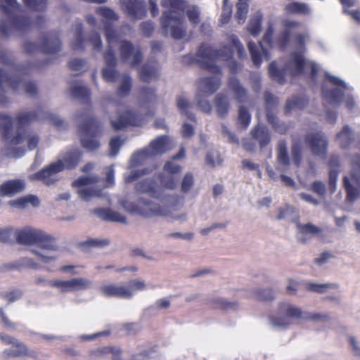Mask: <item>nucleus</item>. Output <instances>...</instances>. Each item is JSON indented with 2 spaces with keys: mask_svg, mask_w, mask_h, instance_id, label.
<instances>
[{
  "mask_svg": "<svg viewBox=\"0 0 360 360\" xmlns=\"http://www.w3.org/2000/svg\"><path fill=\"white\" fill-rule=\"evenodd\" d=\"M160 5L168 10L162 12L160 25L165 36L176 39L186 35L187 25L184 18L185 1L183 0H161Z\"/></svg>",
  "mask_w": 360,
  "mask_h": 360,
  "instance_id": "nucleus-1",
  "label": "nucleus"
},
{
  "mask_svg": "<svg viewBox=\"0 0 360 360\" xmlns=\"http://www.w3.org/2000/svg\"><path fill=\"white\" fill-rule=\"evenodd\" d=\"M42 118L48 119L54 126L58 128L65 127V122L56 115L46 112L44 116H41L32 111H22L20 112L16 117L17 131L15 135H11L9 134V131L12 129L13 120L8 115H0V129L4 128V138L9 144L14 146L19 145L23 141L22 132L25 131V130H23L22 128L36 120Z\"/></svg>",
  "mask_w": 360,
  "mask_h": 360,
  "instance_id": "nucleus-2",
  "label": "nucleus"
},
{
  "mask_svg": "<svg viewBox=\"0 0 360 360\" xmlns=\"http://www.w3.org/2000/svg\"><path fill=\"white\" fill-rule=\"evenodd\" d=\"M269 71L274 80L283 84L285 82L286 77L299 76L309 71L311 78L315 80L316 73L319 71V66L313 62L306 60L302 51L299 50L291 54L283 69H278L274 62L270 64Z\"/></svg>",
  "mask_w": 360,
  "mask_h": 360,
  "instance_id": "nucleus-3",
  "label": "nucleus"
},
{
  "mask_svg": "<svg viewBox=\"0 0 360 360\" xmlns=\"http://www.w3.org/2000/svg\"><path fill=\"white\" fill-rule=\"evenodd\" d=\"M1 9L3 15L0 22V32L3 37H8L29 27L30 20L20 15L22 8L17 0H1Z\"/></svg>",
  "mask_w": 360,
  "mask_h": 360,
  "instance_id": "nucleus-4",
  "label": "nucleus"
},
{
  "mask_svg": "<svg viewBox=\"0 0 360 360\" xmlns=\"http://www.w3.org/2000/svg\"><path fill=\"white\" fill-rule=\"evenodd\" d=\"M231 57L232 51L228 46L215 51L207 44H202L195 53L194 60L214 73L220 72V68L215 64L217 61H227L230 70L235 72L238 69V65L231 60Z\"/></svg>",
  "mask_w": 360,
  "mask_h": 360,
  "instance_id": "nucleus-5",
  "label": "nucleus"
},
{
  "mask_svg": "<svg viewBox=\"0 0 360 360\" xmlns=\"http://www.w3.org/2000/svg\"><path fill=\"white\" fill-rule=\"evenodd\" d=\"M349 91V86L344 81L328 73L326 74L322 94L326 102L334 106L345 103L346 108L351 110L354 107L355 101Z\"/></svg>",
  "mask_w": 360,
  "mask_h": 360,
  "instance_id": "nucleus-6",
  "label": "nucleus"
},
{
  "mask_svg": "<svg viewBox=\"0 0 360 360\" xmlns=\"http://www.w3.org/2000/svg\"><path fill=\"white\" fill-rule=\"evenodd\" d=\"M162 184L163 187L157 188L153 179H145L136 184L135 189L139 193H148L162 202L173 205L176 201V196L170 194L167 190L175 188L174 179L169 177L167 181H163Z\"/></svg>",
  "mask_w": 360,
  "mask_h": 360,
  "instance_id": "nucleus-7",
  "label": "nucleus"
},
{
  "mask_svg": "<svg viewBox=\"0 0 360 360\" xmlns=\"http://www.w3.org/2000/svg\"><path fill=\"white\" fill-rule=\"evenodd\" d=\"M279 316H272L270 323L273 327L284 329L291 325L290 319L304 321L306 311L290 302H282L278 307Z\"/></svg>",
  "mask_w": 360,
  "mask_h": 360,
  "instance_id": "nucleus-8",
  "label": "nucleus"
},
{
  "mask_svg": "<svg viewBox=\"0 0 360 360\" xmlns=\"http://www.w3.org/2000/svg\"><path fill=\"white\" fill-rule=\"evenodd\" d=\"M114 31L108 27L106 30V40L108 46L107 50L103 53L105 66L102 70V76L105 82L115 83L118 77V72L115 69L117 65V58L115 52L112 49L113 44L117 41L118 37L114 36Z\"/></svg>",
  "mask_w": 360,
  "mask_h": 360,
  "instance_id": "nucleus-9",
  "label": "nucleus"
},
{
  "mask_svg": "<svg viewBox=\"0 0 360 360\" xmlns=\"http://www.w3.org/2000/svg\"><path fill=\"white\" fill-rule=\"evenodd\" d=\"M6 84L15 91H25L30 96H35L37 92V86L34 83L27 82L19 76L10 77L4 71L0 70V105L8 103L4 91Z\"/></svg>",
  "mask_w": 360,
  "mask_h": 360,
  "instance_id": "nucleus-10",
  "label": "nucleus"
},
{
  "mask_svg": "<svg viewBox=\"0 0 360 360\" xmlns=\"http://www.w3.org/2000/svg\"><path fill=\"white\" fill-rule=\"evenodd\" d=\"M120 204L127 211L136 212L144 217L170 216L167 207L161 206L143 198H139L135 205L128 202H122Z\"/></svg>",
  "mask_w": 360,
  "mask_h": 360,
  "instance_id": "nucleus-11",
  "label": "nucleus"
},
{
  "mask_svg": "<svg viewBox=\"0 0 360 360\" xmlns=\"http://www.w3.org/2000/svg\"><path fill=\"white\" fill-rule=\"evenodd\" d=\"M347 199L353 202L360 198V157L356 155L351 162V170L343 179Z\"/></svg>",
  "mask_w": 360,
  "mask_h": 360,
  "instance_id": "nucleus-12",
  "label": "nucleus"
},
{
  "mask_svg": "<svg viewBox=\"0 0 360 360\" xmlns=\"http://www.w3.org/2000/svg\"><path fill=\"white\" fill-rule=\"evenodd\" d=\"M72 37L70 41L71 48L75 51H84L86 44L89 42L92 46L93 55L96 56L102 48V40L101 36L93 32L87 40L84 39L82 35V25L81 22H76L72 28Z\"/></svg>",
  "mask_w": 360,
  "mask_h": 360,
  "instance_id": "nucleus-13",
  "label": "nucleus"
},
{
  "mask_svg": "<svg viewBox=\"0 0 360 360\" xmlns=\"http://www.w3.org/2000/svg\"><path fill=\"white\" fill-rule=\"evenodd\" d=\"M108 27H110L114 31V36L118 37L117 41L113 44L119 42L120 58L124 63L130 65L131 67H136L142 61L143 58L140 48L129 41L120 40V36L117 33V31L110 25H106L105 30Z\"/></svg>",
  "mask_w": 360,
  "mask_h": 360,
  "instance_id": "nucleus-14",
  "label": "nucleus"
},
{
  "mask_svg": "<svg viewBox=\"0 0 360 360\" xmlns=\"http://www.w3.org/2000/svg\"><path fill=\"white\" fill-rule=\"evenodd\" d=\"M98 179L96 176H82L72 181V186L77 188V193L80 200L89 202L94 198L104 197L102 190L92 186Z\"/></svg>",
  "mask_w": 360,
  "mask_h": 360,
  "instance_id": "nucleus-15",
  "label": "nucleus"
},
{
  "mask_svg": "<svg viewBox=\"0 0 360 360\" xmlns=\"http://www.w3.org/2000/svg\"><path fill=\"white\" fill-rule=\"evenodd\" d=\"M273 34L274 25L271 21H269L268 24V29L263 38V41L259 42L258 45L252 41L248 42V49L251 54L252 60L256 66H258L261 63L263 58H268V53L264 49L263 44L271 46Z\"/></svg>",
  "mask_w": 360,
  "mask_h": 360,
  "instance_id": "nucleus-16",
  "label": "nucleus"
},
{
  "mask_svg": "<svg viewBox=\"0 0 360 360\" xmlns=\"http://www.w3.org/2000/svg\"><path fill=\"white\" fill-rule=\"evenodd\" d=\"M41 235V237H40L37 243V244L39 245L40 249L32 250V252L37 255L42 262L49 264L56 261L57 257L54 255H49L46 251L57 250L58 245L56 244L54 238L49 234L42 231Z\"/></svg>",
  "mask_w": 360,
  "mask_h": 360,
  "instance_id": "nucleus-17",
  "label": "nucleus"
},
{
  "mask_svg": "<svg viewBox=\"0 0 360 360\" xmlns=\"http://www.w3.org/2000/svg\"><path fill=\"white\" fill-rule=\"evenodd\" d=\"M49 283L51 287L56 288L63 292L82 291L92 287V282L84 277H77L70 280L58 279Z\"/></svg>",
  "mask_w": 360,
  "mask_h": 360,
  "instance_id": "nucleus-18",
  "label": "nucleus"
},
{
  "mask_svg": "<svg viewBox=\"0 0 360 360\" xmlns=\"http://www.w3.org/2000/svg\"><path fill=\"white\" fill-rule=\"evenodd\" d=\"M264 98L266 105V118L269 122L276 131L281 134L285 132L288 129L287 124L281 122L278 117L271 112V110L278 103L276 98L269 92L264 94Z\"/></svg>",
  "mask_w": 360,
  "mask_h": 360,
  "instance_id": "nucleus-19",
  "label": "nucleus"
},
{
  "mask_svg": "<svg viewBox=\"0 0 360 360\" xmlns=\"http://www.w3.org/2000/svg\"><path fill=\"white\" fill-rule=\"evenodd\" d=\"M121 9L134 20L143 18L146 13L143 0H120Z\"/></svg>",
  "mask_w": 360,
  "mask_h": 360,
  "instance_id": "nucleus-20",
  "label": "nucleus"
},
{
  "mask_svg": "<svg viewBox=\"0 0 360 360\" xmlns=\"http://www.w3.org/2000/svg\"><path fill=\"white\" fill-rule=\"evenodd\" d=\"M141 118L136 114L128 110L123 112H117L115 117L110 119L112 127L119 130L127 126H139L141 124Z\"/></svg>",
  "mask_w": 360,
  "mask_h": 360,
  "instance_id": "nucleus-21",
  "label": "nucleus"
},
{
  "mask_svg": "<svg viewBox=\"0 0 360 360\" xmlns=\"http://www.w3.org/2000/svg\"><path fill=\"white\" fill-rule=\"evenodd\" d=\"M221 86V79L219 76L203 77L196 82V93L210 96L214 94Z\"/></svg>",
  "mask_w": 360,
  "mask_h": 360,
  "instance_id": "nucleus-22",
  "label": "nucleus"
},
{
  "mask_svg": "<svg viewBox=\"0 0 360 360\" xmlns=\"http://www.w3.org/2000/svg\"><path fill=\"white\" fill-rule=\"evenodd\" d=\"M307 141L309 143L312 153L321 158L326 155L328 141L326 135L323 133H316L308 136Z\"/></svg>",
  "mask_w": 360,
  "mask_h": 360,
  "instance_id": "nucleus-23",
  "label": "nucleus"
},
{
  "mask_svg": "<svg viewBox=\"0 0 360 360\" xmlns=\"http://www.w3.org/2000/svg\"><path fill=\"white\" fill-rule=\"evenodd\" d=\"M42 231L32 227H25L22 229L15 230L14 236L18 243L22 245L37 244Z\"/></svg>",
  "mask_w": 360,
  "mask_h": 360,
  "instance_id": "nucleus-24",
  "label": "nucleus"
},
{
  "mask_svg": "<svg viewBox=\"0 0 360 360\" xmlns=\"http://www.w3.org/2000/svg\"><path fill=\"white\" fill-rule=\"evenodd\" d=\"M95 122L96 121L92 118H84V124L79 125V128L86 133L81 139L82 144L89 151H94L100 147L98 141L89 135Z\"/></svg>",
  "mask_w": 360,
  "mask_h": 360,
  "instance_id": "nucleus-25",
  "label": "nucleus"
},
{
  "mask_svg": "<svg viewBox=\"0 0 360 360\" xmlns=\"http://www.w3.org/2000/svg\"><path fill=\"white\" fill-rule=\"evenodd\" d=\"M63 166L60 163L53 162L39 172L30 176L32 180H39L46 184H51L55 181L54 176L62 171Z\"/></svg>",
  "mask_w": 360,
  "mask_h": 360,
  "instance_id": "nucleus-26",
  "label": "nucleus"
},
{
  "mask_svg": "<svg viewBox=\"0 0 360 360\" xmlns=\"http://www.w3.org/2000/svg\"><path fill=\"white\" fill-rule=\"evenodd\" d=\"M100 291L105 297H115L124 299L131 298V291L126 285L107 284L100 288Z\"/></svg>",
  "mask_w": 360,
  "mask_h": 360,
  "instance_id": "nucleus-27",
  "label": "nucleus"
},
{
  "mask_svg": "<svg viewBox=\"0 0 360 360\" xmlns=\"http://www.w3.org/2000/svg\"><path fill=\"white\" fill-rule=\"evenodd\" d=\"M25 187V181L23 179L8 180L0 185L1 197H12L22 192Z\"/></svg>",
  "mask_w": 360,
  "mask_h": 360,
  "instance_id": "nucleus-28",
  "label": "nucleus"
},
{
  "mask_svg": "<svg viewBox=\"0 0 360 360\" xmlns=\"http://www.w3.org/2000/svg\"><path fill=\"white\" fill-rule=\"evenodd\" d=\"M150 155H160L171 148V141L166 136H160L150 142L147 148Z\"/></svg>",
  "mask_w": 360,
  "mask_h": 360,
  "instance_id": "nucleus-29",
  "label": "nucleus"
},
{
  "mask_svg": "<svg viewBox=\"0 0 360 360\" xmlns=\"http://www.w3.org/2000/svg\"><path fill=\"white\" fill-rule=\"evenodd\" d=\"M60 45L57 34L51 33L44 37L41 49L46 54H55L60 50Z\"/></svg>",
  "mask_w": 360,
  "mask_h": 360,
  "instance_id": "nucleus-30",
  "label": "nucleus"
},
{
  "mask_svg": "<svg viewBox=\"0 0 360 360\" xmlns=\"http://www.w3.org/2000/svg\"><path fill=\"white\" fill-rule=\"evenodd\" d=\"M277 162L276 169L279 172H286L290 166V159L287 152V144L284 141H280L278 145Z\"/></svg>",
  "mask_w": 360,
  "mask_h": 360,
  "instance_id": "nucleus-31",
  "label": "nucleus"
},
{
  "mask_svg": "<svg viewBox=\"0 0 360 360\" xmlns=\"http://www.w3.org/2000/svg\"><path fill=\"white\" fill-rule=\"evenodd\" d=\"M0 338L4 343L11 344L14 347L20 348V351H14L13 349H9L5 350L4 352L7 356H19L28 354V350L27 347L19 340L4 334H0Z\"/></svg>",
  "mask_w": 360,
  "mask_h": 360,
  "instance_id": "nucleus-32",
  "label": "nucleus"
},
{
  "mask_svg": "<svg viewBox=\"0 0 360 360\" xmlns=\"http://www.w3.org/2000/svg\"><path fill=\"white\" fill-rule=\"evenodd\" d=\"M81 155V153L77 150L68 152L56 163H60L63 166L62 171L65 169H71L77 165L80 161Z\"/></svg>",
  "mask_w": 360,
  "mask_h": 360,
  "instance_id": "nucleus-33",
  "label": "nucleus"
},
{
  "mask_svg": "<svg viewBox=\"0 0 360 360\" xmlns=\"http://www.w3.org/2000/svg\"><path fill=\"white\" fill-rule=\"evenodd\" d=\"M159 72V66L156 63H147L141 69L139 77L142 81L150 82L158 77Z\"/></svg>",
  "mask_w": 360,
  "mask_h": 360,
  "instance_id": "nucleus-34",
  "label": "nucleus"
},
{
  "mask_svg": "<svg viewBox=\"0 0 360 360\" xmlns=\"http://www.w3.org/2000/svg\"><path fill=\"white\" fill-rule=\"evenodd\" d=\"M104 358H111L112 360H120L119 350H115L110 347L92 351L90 353L89 360H102Z\"/></svg>",
  "mask_w": 360,
  "mask_h": 360,
  "instance_id": "nucleus-35",
  "label": "nucleus"
},
{
  "mask_svg": "<svg viewBox=\"0 0 360 360\" xmlns=\"http://www.w3.org/2000/svg\"><path fill=\"white\" fill-rule=\"evenodd\" d=\"M229 89L234 94L236 100L239 103L245 102L248 100L246 89L241 85L238 79L232 77L229 80Z\"/></svg>",
  "mask_w": 360,
  "mask_h": 360,
  "instance_id": "nucleus-36",
  "label": "nucleus"
},
{
  "mask_svg": "<svg viewBox=\"0 0 360 360\" xmlns=\"http://www.w3.org/2000/svg\"><path fill=\"white\" fill-rule=\"evenodd\" d=\"M9 205L20 209H25L30 205L33 207H38L40 200L37 195L30 194L10 201Z\"/></svg>",
  "mask_w": 360,
  "mask_h": 360,
  "instance_id": "nucleus-37",
  "label": "nucleus"
},
{
  "mask_svg": "<svg viewBox=\"0 0 360 360\" xmlns=\"http://www.w3.org/2000/svg\"><path fill=\"white\" fill-rule=\"evenodd\" d=\"M252 137L258 141L261 147H264L270 142V134L266 127L257 125L251 131Z\"/></svg>",
  "mask_w": 360,
  "mask_h": 360,
  "instance_id": "nucleus-38",
  "label": "nucleus"
},
{
  "mask_svg": "<svg viewBox=\"0 0 360 360\" xmlns=\"http://www.w3.org/2000/svg\"><path fill=\"white\" fill-rule=\"evenodd\" d=\"M96 213L104 220L127 224V219L122 214L110 209H97Z\"/></svg>",
  "mask_w": 360,
  "mask_h": 360,
  "instance_id": "nucleus-39",
  "label": "nucleus"
},
{
  "mask_svg": "<svg viewBox=\"0 0 360 360\" xmlns=\"http://www.w3.org/2000/svg\"><path fill=\"white\" fill-rule=\"evenodd\" d=\"M336 140L341 148H347L354 140V134L352 129L345 125L337 134Z\"/></svg>",
  "mask_w": 360,
  "mask_h": 360,
  "instance_id": "nucleus-40",
  "label": "nucleus"
},
{
  "mask_svg": "<svg viewBox=\"0 0 360 360\" xmlns=\"http://www.w3.org/2000/svg\"><path fill=\"white\" fill-rule=\"evenodd\" d=\"M214 105L219 117L225 116L230 108L228 98L224 94H219L216 96Z\"/></svg>",
  "mask_w": 360,
  "mask_h": 360,
  "instance_id": "nucleus-41",
  "label": "nucleus"
},
{
  "mask_svg": "<svg viewBox=\"0 0 360 360\" xmlns=\"http://www.w3.org/2000/svg\"><path fill=\"white\" fill-rule=\"evenodd\" d=\"M307 288L312 292L323 293L330 290H338L340 285L335 283H318L309 282L306 284Z\"/></svg>",
  "mask_w": 360,
  "mask_h": 360,
  "instance_id": "nucleus-42",
  "label": "nucleus"
},
{
  "mask_svg": "<svg viewBox=\"0 0 360 360\" xmlns=\"http://www.w3.org/2000/svg\"><path fill=\"white\" fill-rule=\"evenodd\" d=\"M176 105L181 115H186L189 120L195 121L194 115L190 112L191 104L184 96H179L176 98Z\"/></svg>",
  "mask_w": 360,
  "mask_h": 360,
  "instance_id": "nucleus-43",
  "label": "nucleus"
},
{
  "mask_svg": "<svg viewBox=\"0 0 360 360\" xmlns=\"http://www.w3.org/2000/svg\"><path fill=\"white\" fill-rule=\"evenodd\" d=\"M262 20V14L260 12H257L251 17L248 25V30L252 36L255 37L259 33Z\"/></svg>",
  "mask_w": 360,
  "mask_h": 360,
  "instance_id": "nucleus-44",
  "label": "nucleus"
},
{
  "mask_svg": "<svg viewBox=\"0 0 360 360\" xmlns=\"http://www.w3.org/2000/svg\"><path fill=\"white\" fill-rule=\"evenodd\" d=\"M308 103V101L303 97L293 96L287 101L285 107V113L290 112L291 111L304 108Z\"/></svg>",
  "mask_w": 360,
  "mask_h": 360,
  "instance_id": "nucleus-45",
  "label": "nucleus"
},
{
  "mask_svg": "<svg viewBox=\"0 0 360 360\" xmlns=\"http://www.w3.org/2000/svg\"><path fill=\"white\" fill-rule=\"evenodd\" d=\"M22 135L23 136V141L21 143L26 141L27 148L30 150L37 148L39 143V136L37 133L32 131H25L22 132Z\"/></svg>",
  "mask_w": 360,
  "mask_h": 360,
  "instance_id": "nucleus-46",
  "label": "nucleus"
},
{
  "mask_svg": "<svg viewBox=\"0 0 360 360\" xmlns=\"http://www.w3.org/2000/svg\"><path fill=\"white\" fill-rule=\"evenodd\" d=\"M299 26L300 24L295 21H288L285 23V29L278 39V43L281 47H284L287 44L292 30Z\"/></svg>",
  "mask_w": 360,
  "mask_h": 360,
  "instance_id": "nucleus-47",
  "label": "nucleus"
},
{
  "mask_svg": "<svg viewBox=\"0 0 360 360\" xmlns=\"http://www.w3.org/2000/svg\"><path fill=\"white\" fill-rule=\"evenodd\" d=\"M70 93L73 97L82 99L90 95V90L86 85L77 82L71 86Z\"/></svg>",
  "mask_w": 360,
  "mask_h": 360,
  "instance_id": "nucleus-48",
  "label": "nucleus"
},
{
  "mask_svg": "<svg viewBox=\"0 0 360 360\" xmlns=\"http://www.w3.org/2000/svg\"><path fill=\"white\" fill-rule=\"evenodd\" d=\"M250 297L259 300H268L274 297L273 293L269 288H257L250 289Z\"/></svg>",
  "mask_w": 360,
  "mask_h": 360,
  "instance_id": "nucleus-49",
  "label": "nucleus"
},
{
  "mask_svg": "<svg viewBox=\"0 0 360 360\" xmlns=\"http://www.w3.org/2000/svg\"><path fill=\"white\" fill-rule=\"evenodd\" d=\"M248 1L249 0H238L236 4V18L239 24L243 23L246 19L249 8Z\"/></svg>",
  "mask_w": 360,
  "mask_h": 360,
  "instance_id": "nucleus-50",
  "label": "nucleus"
},
{
  "mask_svg": "<svg viewBox=\"0 0 360 360\" xmlns=\"http://www.w3.org/2000/svg\"><path fill=\"white\" fill-rule=\"evenodd\" d=\"M148 152L149 150H148V148H146L143 150L134 153L130 159L129 167H137L143 164L148 158H151L152 156L150 155Z\"/></svg>",
  "mask_w": 360,
  "mask_h": 360,
  "instance_id": "nucleus-51",
  "label": "nucleus"
},
{
  "mask_svg": "<svg viewBox=\"0 0 360 360\" xmlns=\"http://www.w3.org/2000/svg\"><path fill=\"white\" fill-rule=\"evenodd\" d=\"M185 14L188 17L190 22L193 25H196L200 22V12L198 6H187L186 4H185L184 15Z\"/></svg>",
  "mask_w": 360,
  "mask_h": 360,
  "instance_id": "nucleus-52",
  "label": "nucleus"
},
{
  "mask_svg": "<svg viewBox=\"0 0 360 360\" xmlns=\"http://www.w3.org/2000/svg\"><path fill=\"white\" fill-rule=\"evenodd\" d=\"M251 115L248 110L244 106L240 105L238 109V124L239 127L245 129L250 124Z\"/></svg>",
  "mask_w": 360,
  "mask_h": 360,
  "instance_id": "nucleus-53",
  "label": "nucleus"
},
{
  "mask_svg": "<svg viewBox=\"0 0 360 360\" xmlns=\"http://www.w3.org/2000/svg\"><path fill=\"white\" fill-rule=\"evenodd\" d=\"M266 172L271 179L276 180V179H278V177H280L281 181L285 184V186H289V187L295 186L294 181L290 177H288V176H285V174H283L284 172H280V174L278 175L269 166L266 167Z\"/></svg>",
  "mask_w": 360,
  "mask_h": 360,
  "instance_id": "nucleus-54",
  "label": "nucleus"
},
{
  "mask_svg": "<svg viewBox=\"0 0 360 360\" xmlns=\"http://www.w3.org/2000/svg\"><path fill=\"white\" fill-rule=\"evenodd\" d=\"M287 9L290 12L300 14H309L311 11L309 6L307 4L301 2L290 3L287 6Z\"/></svg>",
  "mask_w": 360,
  "mask_h": 360,
  "instance_id": "nucleus-55",
  "label": "nucleus"
},
{
  "mask_svg": "<svg viewBox=\"0 0 360 360\" xmlns=\"http://www.w3.org/2000/svg\"><path fill=\"white\" fill-rule=\"evenodd\" d=\"M205 162L207 165L214 167L221 163L222 159L217 150L212 149L207 152L205 157Z\"/></svg>",
  "mask_w": 360,
  "mask_h": 360,
  "instance_id": "nucleus-56",
  "label": "nucleus"
},
{
  "mask_svg": "<svg viewBox=\"0 0 360 360\" xmlns=\"http://www.w3.org/2000/svg\"><path fill=\"white\" fill-rule=\"evenodd\" d=\"M68 65L70 68L77 73H82L87 70V63L82 58H73L69 62Z\"/></svg>",
  "mask_w": 360,
  "mask_h": 360,
  "instance_id": "nucleus-57",
  "label": "nucleus"
},
{
  "mask_svg": "<svg viewBox=\"0 0 360 360\" xmlns=\"http://www.w3.org/2000/svg\"><path fill=\"white\" fill-rule=\"evenodd\" d=\"M208 96L202 95L200 94H195V101L198 107L205 113H210L212 111V105L210 102L207 100Z\"/></svg>",
  "mask_w": 360,
  "mask_h": 360,
  "instance_id": "nucleus-58",
  "label": "nucleus"
},
{
  "mask_svg": "<svg viewBox=\"0 0 360 360\" xmlns=\"http://www.w3.org/2000/svg\"><path fill=\"white\" fill-rule=\"evenodd\" d=\"M330 319L329 314L319 312H309L306 311L304 321L326 322Z\"/></svg>",
  "mask_w": 360,
  "mask_h": 360,
  "instance_id": "nucleus-59",
  "label": "nucleus"
},
{
  "mask_svg": "<svg viewBox=\"0 0 360 360\" xmlns=\"http://www.w3.org/2000/svg\"><path fill=\"white\" fill-rule=\"evenodd\" d=\"M96 12L106 20H117L119 18L118 15L114 11V10L108 7H98Z\"/></svg>",
  "mask_w": 360,
  "mask_h": 360,
  "instance_id": "nucleus-60",
  "label": "nucleus"
},
{
  "mask_svg": "<svg viewBox=\"0 0 360 360\" xmlns=\"http://www.w3.org/2000/svg\"><path fill=\"white\" fill-rule=\"evenodd\" d=\"M126 286L128 289L131 290V297L135 292L145 290L147 287L145 281L139 279L131 280Z\"/></svg>",
  "mask_w": 360,
  "mask_h": 360,
  "instance_id": "nucleus-61",
  "label": "nucleus"
},
{
  "mask_svg": "<svg viewBox=\"0 0 360 360\" xmlns=\"http://www.w3.org/2000/svg\"><path fill=\"white\" fill-rule=\"evenodd\" d=\"M232 13V6L229 0H224L223 10L220 18V22L222 25L229 22Z\"/></svg>",
  "mask_w": 360,
  "mask_h": 360,
  "instance_id": "nucleus-62",
  "label": "nucleus"
},
{
  "mask_svg": "<svg viewBox=\"0 0 360 360\" xmlns=\"http://www.w3.org/2000/svg\"><path fill=\"white\" fill-rule=\"evenodd\" d=\"M212 302L214 307L223 309H235L237 307L236 303L221 298H214L212 300Z\"/></svg>",
  "mask_w": 360,
  "mask_h": 360,
  "instance_id": "nucleus-63",
  "label": "nucleus"
},
{
  "mask_svg": "<svg viewBox=\"0 0 360 360\" xmlns=\"http://www.w3.org/2000/svg\"><path fill=\"white\" fill-rule=\"evenodd\" d=\"M30 9L43 11L46 8L48 0H22Z\"/></svg>",
  "mask_w": 360,
  "mask_h": 360,
  "instance_id": "nucleus-64",
  "label": "nucleus"
}]
</instances>
